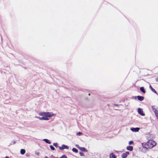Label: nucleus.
I'll return each mask as SVG.
<instances>
[{"label": "nucleus", "mask_w": 158, "mask_h": 158, "mask_svg": "<svg viewBox=\"0 0 158 158\" xmlns=\"http://www.w3.org/2000/svg\"><path fill=\"white\" fill-rule=\"evenodd\" d=\"M147 143L149 148H152L156 145V142L153 140H149L148 141Z\"/></svg>", "instance_id": "obj_1"}, {"label": "nucleus", "mask_w": 158, "mask_h": 158, "mask_svg": "<svg viewBox=\"0 0 158 158\" xmlns=\"http://www.w3.org/2000/svg\"><path fill=\"white\" fill-rule=\"evenodd\" d=\"M59 148L60 150H63L64 149H68L69 147L68 146L65 144H62L61 147H59Z\"/></svg>", "instance_id": "obj_2"}, {"label": "nucleus", "mask_w": 158, "mask_h": 158, "mask_svg": "<svg viewBox=\"0 0 158 158\" xmlns=\"http://www.w3.org/2000/svg\"><path fill=\"white\" fill-rule=\"evenodd\" d=\"M138 112L139 114L142 116H144L145 115V114L143 113L142 109L141 108H138Z\"/></svg>", "instance_id": "obj_3"}, {"label": "nucleus", "mask_w": 158, "mask_h": 158, "mask_svg": "<svg viewBox=\"0 0 158 158\" xmlns=\"http://www.w3.org/2000/svg\"><path fill=\"white\" fill-rule=\"evenodd\" d=\"M55 115V114L52 112H46V116L48 118L51 117Z\"/></svg>", "instance_id": "obj_4"}, {"label": "nucleus", "mask_w": 158, "mask_h": 158, "mask_svg": "<svg viewBox=\"0 0 158 158\" xmlns=\"http://www.w3.org/2000/svg\"><path fill=\"white\" fill-rule=\"evenodd\" d=\"M129 154V152H126L125 153H123L121 155L122 158H126L127 156Z\"/></svg>", "instance_id": "obj_5"}, {"label": "nucleus", "mask_w": 158, "mask_h": 158, "mask_svg": "<svg viewBox=\"0 0 158 158\" xmlns=\"http://www.w3.org/2000/svg\"><path fill=\"white\" fill-rule=\"evenodd\" d=\"M140 128L139 127H135V128H131V130L133 132H138Z\"/></svg>", "instance_id": "obj_6"}, {"label": "nucleus", "mask_w": 158, "mask_h": 158, "mask_svg": "<svg viewBox=\"0 0 158 158\" xmlns=\"http://www.w3.org/2000/svg\"><path fill=\"white\" fill-rule=\"evenodd\" d=\"M142 145L143 148H145L147 149H148V148H149L147 142L143 143H142Z\"/></svg>", "instance_id": "obj_7"}, {"label": "nucleus", "mask_w": 158, "mask_h": 158, "mask_svg": "<svg viewBox=\"0 0 158 158\" xmlns=\"http://www.w3.org/2000/svg\"><path fill=\"white\" fill-rule=\"evenodd\" d=\"M153 111L155 113L158 112L157 110V107L155 106H152Z\"/></svg>", "instance_id": "obj_8"}, {"label": "nucleus", "mask_w": 158, "mask_h": 158, "mask_svg": "<svg viewBox=\"0 0 158 158\" xmlns=\"http://www.w3.org/2000/svg\"><path fill=\"white\" fill-rule=\"evenodd\" d=\"M137 97L138 100L142 101H143L144 99V98L143 96H138L137 97H135V98Z\"/></svg>", "instance_id": "obj_9"}, {"label": "nucleus", "mask_w": 158, "mask_h": 158, "mask_svg": "<svg viewBox=\"0 0 158 158\" xmlns=\"http://www.w3.org/2000/svg\"><path fill=\"white\" fill-rule=\"evenodd\" d=\"M127 149L129 151H132L133 149V147L131 146H129L127 147Z\"/></svg>", "instance_id": "obj_10"}, {"label": "nucleus", "mask_w": 158, "mask_h": 158, "mask_svg": "<svg viewBox=\"0 0 158 158\" xmlns=\"http://www.w3.org/2000/svg\"><path fill=\"white\" fill-rule=\"evenodd\" d=\"M79 150L81 151L84 152H87L88 151L84 147H81Z\"/></svg>", "instance_id": "obj_11"}, {"label": "nucleus", "mask_w": 158, "mask_h": 158, "mask_svg": "<svg viewBox=\"0 0 158 158\" xmlns=\"http://www.w3.org/2000/svg\"><path fill=\"white\" fill-rule=\"evenodd\" d=\"M43 141H44L46 143H47L49 144H50L51 143V142L48 139H43Z\"/></svg>", "instance_id": "obj_12"}, {"label": "nucleus", "mask_w": 158, "mask_h": 158, "mask_svg": "<svg viewBox=\"0 0 158 158\" xmlns=\"http://www.w3.org/2000/svg\"><path fill=\"white\" fill-rule=\"evenodd\" d=\"M149 88L153 92L157 94V93L156 91V90L152 87L151 85H149Z\"/></svg>", "instance_id": "obj_13"}, {"label": "nucleus", "mask_w": 158, "mask_h": 158, "mask_svg": "<svg viewBox=\"0 0 158 158\" xmlns=\"http://www.w3.org/2000/svg\"><path fill=\"white\" fill-rule=\"evenodd\" d=\"M140 90L143 93H146L144 88L143 87H140Z\"/></svg>", "instance_id": "obj_14"}, {"label": "nucleus", "mask_w": 158, "mask_h": 158, "mask_svg": "<svg viewBox=\"0 0 158 158\" xmlns=\"http://www.w3.org/2000/svg\"><path fill=\"white\" fill-rule=\"evenodd\" d=\"M46 112H41L39 113V114L42 116L46 117Z\"/></svg>", "instance_id": "obj_15"}, {"label": "nucleus", "mask_w": 158, "mask_h": 158, "mask_svg": "<svg viewBox=\"0 0 158 158\" xmlns=\"http://www.w3.org/2000/svg\"><path fill=\"white\" fill-rule=\"evenodd\" d=\"M110 158H116L115 156L114 155V154L112 153H110Z\"/></svg>", "instance_id": "obj_16"}, {"label": "nucleus", "mask_w": 158, "mask_h": 158, "mask_svg": "<svg viewBox=\"0 0 158 158\" xmlns=\"http://www.w3.org/2000/svg\"><path fill=\"white\" fill-rule=\"evenodd\" d=\"M25 152L26 151L25 149H21L20 151V153L22 155H24L25 153Z\"/></svg>", "instance_id": "obj_17"}, {"label": "nucleus", "mask_w": 158, "mask_h": 158, "mask_svg": "<svg viewBox=\"0 0 158 158\" xmlns=\"http://www.w3.org/2000/svg\"><path fill=\"white\" fill-rule=\"evenodd\" d=\"M72 150L73 152L75 153H77L78 152V150L75 148H73L72 149Z\"/></svg>", "instance_id": "obj_18"}, {"label": "nucleus", "mask_w": 158, "mask_h": 158, "mask_svg": "<svg viewBox=\"0 0 158 158\" xmlns=\"http://www.w3.org/2000/svg\"><path fill=\"white\" fill-rule=\"evenodd\" d=\"M50 148L53 151H54L55 150V148L52 145H50Z\"/></svg>", "instance_id": "obj_19"}, {"label": "nucleus", "mask_w": 158, "mask_h": 158, "mask_svg": "<svg viewBox=\"0 0 158 158\" xmlns=\"http://www.w3.org/2000/svg\"><path fill=\"white\" fill-rule=\"evenodd\" d=\"M53 145L56 148H58V143H53Z\"/></svg>", "instance_id": "obj_20"}, {"label": "nucleus", "mask_w": 158, "mask_h": 158, "mask_svg": "<svg viewBox=\"0 0 158 158\" xmlns=\"http://www.w3.org/2000/svg\"><path fill=\"white\" fill-rule=\"evenodd\" d=\"M35 118H39L40 120H43V117H39L38 116H36L35 117Z\"/></svg>", "instance_id": "obj_21"}, {"label": "nucleus", "mask_w": 158, "mask_h": 158, "mask_svg": "<svg viewBox=\"0 0 158 158\" xmlns=\"http://www.w3.org/2000/svg\"><path fill=\"white\" fill-rule=\"evenodd\" d=\"M49 118L47 117H43V120H49Z\"/></svg>", "instance_id": "obj_22"}, {"label": "nucleus", "mask_w": 158, "mask_h": 158, "mask_svg": "<svg viewBox=\"0 0 158 158\" xmlns=\"http://www.w3.org/2000/svg\"><path fill=\"white\" fill-rule=\"evenodd\" d=\"M59 158H68L67 156L66 155H64L61 156Z\"/></svg>", "instance_id": "obj_23"}, {"label": "nucleus", "mask_w": 158, "mask_h": 158, "mask_svg": "<svg viewBox=\"0 0 158 158\" xmlns=\"http://www.w3.org/2000/svg\"><path fill=\"white\" fill-rule=\"evenodd\" d=\"M16 142L15 140H13L10 143V145H12L13 144H14Z\"/></svg>", "instance_id": "obj_24"}, {"label": "nucleus", "mask_w": 158, "mask_h": 158, "mask_svg": "<svg viewBox=\"0 0 158 158\" xmlns=\"http://www.w3.org/2000/svg\"><path fill=\"white\" fill-rule=\"evenodd\" d=\"M81 134H82V133L80 132H79L77 133V135H79V136H80V135H81Z\"/></svg>", "instance_id": "obj_25"}, {"label": "nucleus", "mask_w": 158, "mask_h": 158, "mask_svg": "<svg viewBox=\"0 0 158 158\" xmlns=\"http://www.w3.org/2000/svg\"><path fill=\"white\" fill-rule=\"evenodd\" d=\"M133 141H130L129 142V145H131L133 143Z\"/></svg>", "instance_id": "obj_26"}, {"label": "nucleus", "mask_w": 158, "mask_h": 158, "mask_svg": "<svg viewBox=\"0 0 158 158\" xmlns=\"http://www.w3.org/2000/svg\"><path fill=\"white\" fill-rule=\"evenodd\" d=\"M79 154H80V155L81 156H84V153L81 152H79Z\"/></svg>", "instance_id": "obj_27"}, {"label": "nucleus", "mask_w": 158, "mask_h": 158, "mask_svg": "<svg viewBox=\"0 0 158 158\" xmlns=\"http://www.w3.org/2000/svg\"><path fill=\"white\" fill-rule=\"evenodd\" d=\"M75 146L78 149H80V147L79 146V145H78V144H76L75 145Z\"/></svg>", "instance_id": "obj_28"}, {"label": "nucleus", "mask_w": 158, "mask_h": 158, "mask_svg": "<svg viewBox=\"0 0 158 158\" xmlns=\"http://www.w3.org/2000/svg\"><path fill=\"white\" fill-rule=\"evenodd\" d=\"M155 113V115H156V116L157 117V119H158V112H156Z\"/></svg>", "instance_id": "obj_29"}, {"label": "nucleus", "mask_w": 158, "mask_h": 158, "mask_svg": "<svg viewBox=\"0 0 158 158\" xmlns=\"http://www.w3.org/2000/svg\"><path fill=\"white\" fill-rule=\"evenodd\" d=\"M35 154L37 156H39V153L38 152H35Z\"/></svg>", "instance_id": "obj_30"}, {"label": "nucleus", "mask_w": 158, "mask_h": 158, "mask_svg": "<svg viewBox=\"0 0 158 158\" xmlns=\"http://www.w3.org/2000/svg\"><path fill=\"white\" fill-rule=\"evenodd\" d=\"M156 82H158V77L156 78Z\"/></svg>", "instance_id": "obj_31"}, {"label": "nucleus", "mask_w": 158, "mask_h": 158, "mask_svg": "<svg viewBox=\"0 0 158 158\" xmlns=\"http://www.w3.org/2000/svg\"><path fill=\"white\" fill-rule=\"evenodd\" d=\"M114 106H118V104H115L114 105Z\"/></svg>", "instance_id": "obj_32"}, {"label": "nucleus", "mask_w": 158, "mask_h": 158, "mask_svg": "<svg viewBox=\"0 0 158 158\" xmlns=\"http://www.w3.org/2000/svg\"><path fill=\"white\" fill-rule=\"evenodd\" d=\"M5 158H9V157L8 156H6L5 157Z\"/></svg>", "instance_id": "obj_33"}, {"label": "nucleus", "mask_w": 158, "mask_h": 158, "mask_svg": "<svg viewBox=\"0 0 158 158\" xmlns=\"http://www.w3.org/2000/svg\"><path fill=\"white\" fill-rule=\"evenodd\" d=\"M52 157L53 158H55V157L53 156H52Z\"/></svg>", "instance_id": "obj_34"}, {"label": "nucleus", "mask_w": 158, "mask_h": 158, "mask_svg": "<svg viewBox=\"0 0 158 158\" xmlns=\"http://www.w3.org/2000/svg\"><path fill=\"white\" fill-rule=\"evenodd\" d=\"M45 158H48V157L47 156H45Z\"/></svg>", "instance_id": "obj_35"}, {"label": "nucleus", "mask_w": 158, "mask_h": 158, "mask_svg": "<svg viewBox=\"0 0 158 158\" xmlns=\"http://www.w3.org/2000/svg\"><path fill=\"white\" fill-rule=\"evenodd\" d=\"M90 95V94H89V95Z\"/></svg>", "instance_id": "obj_36"}, {"label": "nucleus", "mask_w": 158, "mask_h": 158, "mask_svg": "<svg viewBox=\"0 0 158 158\" xmlns=\"http://www.w3.org/2000/svg\"><path fill=\"white\" fill-rule=\"evenodd\" d=\"M26 155H27V156H28V155H27V154H26Z\"/></svg>", "instance_id": "obj_37"}]
</instances>
